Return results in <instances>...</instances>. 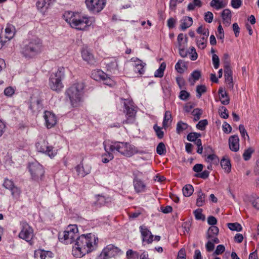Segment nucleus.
Segmentation results:
<instances>
[{
    "instance_id": "473e14b6",
    "label": "nucleus",
    "mask_w": 259,
    "mask_h": 259,
    "mask_svg": "<svg viewBox=\"0 0 259 259\" xmlns=\"http://www.w3.org/2000/svg\"><path fill=\"white\" fill-rule=\"evenodd\" d=\"M177 40L179 47L187 46L188 38L183 33H180L178 35Z\"/></svg>"
},
{
    "instance_id": "ddd939ff",
    "label": "nucleus",
    "mask_w": 259,
    "mask_h": 259,
    "mask_svg": "<svg viewBox=\"0 0 259 259\" xmlns=\"http://www.w3.org/2000/svg\"><path fill=\"white\" fill-rule=\"evenodd\" d=\"M93 237L94 244L96 245L98 241V238L95 237L94 235L92 233H89L86 235L82 234V238L83 237L84 238L85 246L87 248V249H86L85 247H84V249L85 250L84 253L82 251V257L84 255L85 253H89L94 249L92 242V238Z\"/></svg>"
},
{
    "instance_id": "09e8293b",
    "label": "nucleus",
    "mask_w": 259,
    "mask_h": 259,
    "mask_svg": "<svg viewBox=\"0 0 259 259\" xmlns=\"http://www.w3.org/2000/svg\"><path fill=\"white\" fill-rule=\"evenodd\" d=\"M201 137L200 133L192 132L187 135V140L190 142H194L196 140Z\"/></svg>"
},
{
    "instance_id": "a878e982",
    "label": "nucleus",
    "mask_w": 259,
    "mask_h": 259,
    "mask_svg": "<svg viewBox=\"0 0 259 259\" xmlns=\"http://www.w3.org/2000/svg\"><path fill=\"white\" fill-rule=\"evenodd\" d=\"M95 22V18L91 16H82V25L85 24V25L82 28V31L87 30L93 23Z\"/></svg>"
},
{
    "instance_id": "aec40b11",
    "label": "nucleus",
    "mask_w": 259,
    "mask_h": 259,
    "mask_svg": "<svg viewBox=\"0 0 259 259\" xmlns=\"http://www.w3.org/2000/svg\"><path fill=\"white\" fill-rule=\"evenodd\" d=\"M239 139L237 135L231 136L229 139V146L232 151L237 152L239 149Z\"/></svg>"
},
{
    "instance_id": "680f3d73",
    "label": "nucleus",
    "mask_w": 259,
    "mask_h": 259,
    "mask_svg": "<svg viewBox=\"0 0 259 259\" xmlns=\"http://www.w3.org/2000/svg\"><path fill=\"white\" fill-rule=\"evenodd\" d=\"M223 132L226 134H229L231 132L232 127L227 122L225 121L222 125Z\"/></svg>"
},
{
    "instance_id": "603ef678",
    "label": "nucleus",
    "mask_w": 259,
    "mask_h": 259,
    "mask_svg": "<svg viewBox=\"0 0 259 259\" xmlns=\"http://www.w3.org/2000/svg\"><path fill=\"white\" fill-rule=\"evenodd\" d=\"M249 202L251 203L253 207L259 209V197L251 196L249 198Z\"/></svg>"
},
{
    "instance_id": "4468645a",
    "label": "nucleus",
    "mask_w": 259,
    "mask_h": 259,
    "mask_svg": "<svg viewBox=\"0 0 259 259\" xmlns=\"http://www.w3.org/2000/svg\"><path fill=\"white\" fill-rule=\"evenodd\" d=\"M82 50V59L91 66H96L97 64V59L95 58L91 51L87 47L83 46Z\"/></svg>"
},
{
    "instance_id": "dca6fc26",
    "label": "nucleus",
    "mask_w": 259,
    "mask_h": 259,
    "mask_svg": "<svg viewBox=\"0 0 259 259\" xmlns=\"http://www.w3.org/2000/svg\"><path fill=\"white\" fill-rule=\"evenodd\" d=\"M55 2V0H38L36 6L41 13L45 14Z\"/></svg>"
},
{
    "instance_id": "3c124183",
    "label": "nucleus",
    "mask_w": 259,
    "mask_h": 259,
    "mask_svg": "<svg viewBox=\"0 0 259 259\" xmlns=\"http://www.w3.org/2000/svg\"><path fill=\"white\" fill-rule=\"evenodd\" d=\"M253 151L251 148H249L245 150L243 154V158L244 160L247 161L249 160Z\"/></svg>"
},
{
    "instance_id": "79ce46f5",
    "label": "nucleus",
    "mask_w": 259,
    "mask_h": 259,
    "mask_svg": "<svg viewBox=\"0 0 259 259\" xmlns=\"http://www.w3.org/2000/svg\"><path fill=\"white\" fill-rule=\"evenodd\" d=\"M126 256L127 259H138L140 254L136 251L128 249L126 252Z\"/></svg>"
},
{
    "instance_id": "f704fd0d",
    "label": "nucleus",
    "mask_w": 259,
    "mask_h": 259,
    "mask_svg": "<svg viewBox=\"0 0 259 259\" xmlns=\"http://www.w3.org/2000/svg\"><path fill=\"white\" fill-rule=\"evenodd\" d=\"M166 68V64L165 62H162L159 68L157 69L154 73V76L156 77H162L163 76L164 71Z\"/></svg>"
},
{
    "instance_id": "c03bdc74",
    "label": "nucleus",
    "mask_w": 259,
    "mask_h": 259,
    "mask_svg": "<svg viewBox=\"0 0 259 259\" xmlns=\"http://www.w3.org/2000/svg\"><path fill=\"white\" fill-rule=\"evenodd\" d=\"M156 152L160 155H163L166 153V148L163 143L160 142L158 144L156 147Z\"/></svg>"
},
{
    "instance_id": "f257e3e1",
    "label": "nucleus",
    "mask_w": 259,
    "mask_h": 259,
    "mask_svg": "<svg viewBox=\"0 0 259 259\" xmlns=\"http://www.w3.org/2000/svg\"><path fill=\"white\" fill-rule=\"evenodd\" d=\"M60 241L65 244L73 243L72 246V255L76 257H80L81 255L80 236L76 225H69L62 233L59 234Z\"/></svg>"
},
{
    "instance_id": "393cba45",
    "label": "nucleus",
    "mask_w": 259,
    "mask_h": 259,
    "mask_svg": "<svg viewBox=\"0 0 259 259\" xmlns=\"http://www.w3.org/2000/svg\"><path fill=\"white\" fill-rule=\"evenodd\" d=\"M181 22L180 27L182 30H185L192 25L193 19L190 17L184 16L181 20Z\"/></svg>"
},
{
    "instance_id": "7ed1b4c3",
    "label": "nucleus",
    "mask_w": 259,
    "mask_h": 259,
    "mask_svg": "<svg viewBox=\"0 0 259 259\" xmlns=\"http://www.w3.org/2000/svg\"><path fill=\"white\" fill-rule=\"evenodd\" d=\"M65 77V68L59 67L56 72L52 73L49 78V85L50 89L57 93L61 92L64 88L62 80Z\"/></svg>"
},
{
    "instance_id": "cd10ccee",
    "label": "nucleus",
    "mask_w": 259,
    "mask_h": 259,
    "mask_svg": "<svg viewBox=\"0 0 259 259\" xmlns=\"http://www.w3.org/2000/svg\"><path fill=\"white\" fill-rule=\"evenodd\" d=\"M201 76V73L199 70H194L193 71L189 77L188 80L191 85H194L195 82L199 80Z\"/></svg>"
},
{
    "instance_id": "8fccbe9b",
    "label": "nucleus",
    "mask_w": 259,
    "mask_h": 259,
    "mask_svg": "<svg viewBox=\"0 0 259 259\" xmlns=\"http://www.w3.org/2000/svg\"><path fill=\"white\" fill-rule=\"evenodd\" d=\"M153 129L156 133V135L158 139H162L164 136V133L162 131V128L158 126L157 124H154L153 126Z\"/></svg>"
},
{
    "instance_id": "5701e85b",
    "label": "nucleus",
    "mask_w": 259,
    "mask_h": 259,
    "mask_svg": "<svg viewBox=\"0 0 259 259\" xmlns=\"http://www.w3.org/2000/svg\"><path fill=\"white\" fill-rule=\"evenodd\" d=\"M91 77L97 81H101L105 79V77L107 76V74L100 69L94 70L91 73Z\"/></svg>"
},
{
    "instance_id": "c756f323",
    "label": "nucleus",
    "mask_w": 259,
    "mask_h": 259,
    "mask_svg": "<svg viewBox=\"0 0 259 259\" xmlns=\"http://www.w3.org/2000/svg\"><path fill=\"white\" fill-rule=\"evenodd\" d=\"M219 232V229L217 226H211L210 227L206 234V237L207 239H210L213 238V236H217Z\"/></svg>"
},
{
    "instance_id": "338daca9",
    "label": "nucleus",
    "mask_w": 259,
    "mask_h": 259,
    "mask_svg": "<svg viewBox=\"0 0 259 259\" xmlns=\"http://www.w3.org/2000/svg\"><path fill=\"white\" fill-rule=\"evenodd\" d=\"M14 93L15 90L11 87H7L4 90V94L8 97H11L14 94Z\"/></svg>"
},
{
    "instance_id": "774afa93",
    "label": "nucleus",
    "mask_w": 259,
    "mask_h": 259,
    "mask_svg": "<svg viewBox=\"0 0 259 259\" xmlns=\"http://www.w3.org/2000/svg\"><path fill=\"white\" fill-rule=\"evenodd\" d=\"M190 94L185 90L181 91L180 93L179 97L182 100H187Z\"/></svg>"
},
{
    "instance_id": "f03ea898",
    "label": "nucleus",
    "mask_w": 259,
    "mask_h": 259,
    "mask_svg": "<svg viewBox=\"0 0 259 259\" xmlns=\"http://www.w3.org/2000/svg\"><path fill=\"white\" fill-rule=\"evenodd\" d=\"M42 50L41 40L37 37H34L25 42L21 52L26 57L32 58L40 54Z\"/></svg>"
},
{
    "instance_id": "c85d7f7f",
    "label": "nucleus",
    "mask_w": 259,
    "mask_h": 259,
    "mask_svg": "<svg viewBox=\"0 0 259 259\" xmlns=\"http://www.w3.org/2000/svg\"><path fill=\"white\" fill-rule=\"evenodd\" d=\"M171 121V114L170 112L169 111H166L162 122L163 127L166 129L170 125Z\"/></svg>"
},
{
    "instance_id": "4c0bfd02",
    "label": "nucleus",
    "mask_w": 259,
    "mask_h": 259,
    "mask_svg": "<svg viewBox=\"0 0 259 259\" xmlns=\"http://www.w3.org/2000/svg\"><path fill=\"white\" fill-rule=\"evenodd\" d=\"M202 5V3L200 0H193L191 3L188 4L187 9L188 11H192L195 9V7L200 8Z\"/></svg>"
},
{
    "instance_id": "6e6552de",
    "label": "nucleus",
    "mask_w": 259,
    "mask_h": 259,
    "mask_svg": "<svg viewBox=\"0 0 259 259\" xmlns=\"http://www.w3.org/2000/svg\"><path fill=\"white\" fill-rule=\"evenodd\" d=\"M63 17L72 28L81 30V16L79 13H74L70 11H65Z\"/></svg>"
},
{
    "instance_id": "bb28decb",
    "label": "nucleus",
    "mask_w": 259,
    "mask_h": 259,
    "mask_svg": "<svg viewBox=\"0 0 259 259\" xmlns=\"http://www.w3.org/2000/svg\"><path fill=\"white\" fill-rule=\"evenodd\" d=\"M35 254L39 256L41 259L50 258L54 256V254L52 251L42 249L37 250L35 252Z\"/></svg>"
},
{
    "instance_id": "bf43d9fd",
    "label": "nucleus",
    "mask_w": 259,
    "mask_h": 259,
    "mask_svg": "<svg viewBox=\"0 0 259 259\" xmlns=\"http://www.w3.org/2000/svg\"><path fill=\"white\" fill-rule=\"evenodd\" d=\"M197 32L199 34H202L205 37L207 38L209 35L208 29H204L202 26H200L197 29Z\"/></svg>"
},
{
    "instance_id": "6e6d98bb",
    "label": "nucleus",
    "mask_w": 259,
    "mask_h": 259,
    "mask_svg": "<svg viewBox=\"0 0 259 259\" xmlns=\"http://www.w3.org/2000/svg\"><path fill=\"white\" fill-rule=\"evenodd\" d=\"M207 124L208 121L206 119L201 120L197 124L196 127L200 130L203 131Z\"/></svg>"
},
{
    "instance_id": "0e129e2a",
    "label": "nucleus",
    "mask_w": 259,
    "mask_h": 259,
    "mask_svg": "<svg viewBox=\"0 0 259 259\" xmlns=\"http://www.w3.org/2000/svg\"><path fill=\"white\" fill-rule=\"evenodd\" d=\"M213 18V14L211 12H207L204 15V20L206 22L211 23Z\"/></svg>"
},
{
    "instance_id": "4d7b16f0",
    "label": "nucleus",
    "mask_w": 259,
    "mask_h": 259,
    "mask_svg": "<svg viewBox=\"0 0 259 259\" xmlns=\"http://www.w3.org/2000/svg\"><path fill=\"white\" fill-rule=\"evenodd\" d=\"M220 110V116L224 118V119H227L229 117V114L227 112V108L224 106H221L219 109Z\"/></svg>"
},
{
    "instance_id": "72a5a7b5",
    "label": "nucleus",
    "mask_w": 259,
    "mask_h": 259,
    "mask_svg": "<svg viewBox=\"0 0 259 259\" xmlns=\"http://www.w3.org/2000/svg\"><path fill=\"white\" fill-rule=\"evenodd\" d=\"M205 194L202 192L201 189L198 192V198L196 200V205L200 207L203 205L205 202Z\"/></svg>"
},
{
    "instance_id": "2f4dec72",
    "label": "nucleus",
    "mask_w": 259,
    "mask_h": 259,
    "mask_svg": "<svg viewBox=\"0 0 259 259\" xmlns=\"http://www.w3.org/2000/svg\"><path fill=\"white\" fill-rule=\"evenodd\" d=\"M187 66L184 61L179 60L175 65V69L180 73H183L187 69Z\"/></svg>"
},
{
    "instance_id": "de8ad7c7",
    "label": "nucleus",
    "mask_w": 259,
    "mask_h": 259,
    "mask_svg": "<svg viewBox=\"0 0 259 259\" xmlns=\"http://www.w3.org/2000/svg\"><path fill=\"white\" fill-rule=\"evenodd\" d=\"M206 92V87L205 85H198L196 87L197 97L200 98L202 94Z\"/></svg>"
},
{
    "instance_id": "0eeeda50",
    "label": "nucleus",
    "mask_w": 259,
    "mask_h": 259,
    "mask_svg": "<svg viewBox=\"0 0 259 259\" xmlns=\"http://www.w3.org/2000/svg\"><path fill=\"white\" fill-rule=\"evenodd\" d=\"M124 112L126 119L122 121L123 124H132L136 120V111L133 105V102L129 100L123 99Z\"/></svg>"
},
{
    "instance_id": "9b49d317",
    "label": "nucleus",
    "mask_w": 259,
    "mask_h": 259,
    "mask_svg": "<svg viewBox=\"0 0 259 259\" xmlns=\"http://www.w3.org/2000/svg\"><path fill=\"white\" fill-rule=\"evenodd\" d=\"M120 251L119 248L115 246L113 244H109L103 249L102 251L98 256V259L110 258L117 255Z\"/></svg>"
},
{
    "instance_id": "2eb2a0df",
    "label": "nucleus",
    "mask_w": 259,
    "mask_h": 259,
    "mask_svg": "<svg viewBox=\"0 0 259 259\" xmlns=\"http://www.w3.org/2000/svg\"><path fill=\"white\" fill-rule=\"evenodd\" d=\"M15 28L12 25H8L5 29V33L4 35L5 39H3V36H1L0 49H1L6 42L12 39L14 35Z\"/></svg>"
},
{
    "instance_id": "a18cd8bd",
    "label": "nucleus",
    "mask_w": 259,
    "mask_h": 259,
    "mask_svg": "<svg viewBox=\"0 0 259 259\" xmlns=\"http://www.w3.org/2000/svg\"><path fill=\"white\" fill-rule=\"evenodd\" d=\"M202 209H197L194 211L195 218L197 220H201L204 221L205 220V217L204 214H202Z\"/></svg>"
},
{
    "instance_id": "39448f33",
    "label": "nucleus",
    "mask_w": 259,
    "mask_h": 259,
    "mask_svg": "<svg viewBox=\"0 0 259 259\" xmlns=\"http://www.w3.org/2000/svg\"><path fill=\"white\" fill-rule=\"evenodd\" d=\"M73 107H77L81 101V84L79 83L72 84L65 92Z\"/></svg>"
},
{
    "instance_id": "e433bc0d",
    "label": "nucleus",
    "mask_w": 259,
    "mask_h": 259,
    "mask_svg": "<svg viewBox=\"0 0 259 259\" xmlns=\"http://www.w3.org/2000/svg\"><path fill=\"white\" fill-rule=\"evenodd\" d=\"M188 127L189 125L187 123L182 121H179L177 124L176 132L177 134H180Z\"/></svg>"
},
{
    "instance_id": "58836bf2",
    "label": "nucleus",
    "mask_w": 259,
    "mask_h": 259,
    "mask_svg": "<svg viewBox=\"0 0 259 259\" xmlns=\"http://www.w3.org/2000/svg\"><path fill=\"white\" fill-rule=\"evenodd\" d=\"M194 191V189L191 185H186L183 189V193L185 197L190 196Z\"/></svg>"
},
{
    "instance_id": "e2e57ef3",
    "label": "nucleus",
    "mask_w": 259,
    "mask_h": 259,
    "mask_svg": "<svg viewBox=\"0 0 259 259\" xmlns=\"http://www.w3.org/2000/svg\"><path fill=\"white\" fill-rule=\"evenodd\" d=\"M219 158L216 155L212 154H209L207 156L206 161L207 162H210L214 161L215 162H219Z\"/></svg>"
},
{
    "instance_id": "412c9836",
    "label": "nucleus",
    "mask_w": 259,
    "mask_h": 259,
    "mask_svg": "<svg viewBox=\"0 0 259 259\" xmlns=\"http://www.w3.org/2000/svg\"><path fill=\"white\" fill-rule=\"evenodd\" d=\"M224 73L226 81L228 82L230 87H233L232 72L228 61H226V65L224 66Z\"/></svg>"
},
{
    "instance_id": "4be33fe9",
    "label": "nucleus",
    "mask_w": 259,
    "mask_h": 259,
    "mask_svg": "<svg viewBox=\"0 0 259 259\" xmlns=\"http://www.w3.org/2000/svg\"><path fill=\"white\" fill-rule=\"evenodd\" d=\"M131 60L135 62V71H138L141 75L143 74L145 72L146 63L138 58H133Z\"/></svg>"
},
{
    "instance_id": "49530a36",
    "label": "nucleus",
    "mask_w": 259,
    "mask_h": 259,
    "mask_svg": "<svg viewBox=\"0 0 259 259\" xmlns=\"http://www.w3.org/2000/svg\"><path fill=\"white\" fill-rule=\"evenodd\" d=\"M202 114V110L200 108H195L192 112V114L194 116V120L197 121L200 118Z\"/></svg>"
},
{
    "instance_id": "052dcab7",
    "label": "nucleus",
    "mask_w": 259,
    "mask_h": 259,
    "mask_svg": "<svg viewBox=\"0 0 259 259\" xmlns=\"http://www.w3.org/2000/svg\"><path fill=\"white\" fill-rule=\"evenodd\" d=\"M191 52H189V54H191L190 55V59L192 61H195L197 59L198 55L196 52V50L194 47H191L190 48Z\"/></svg>"
},
{
    "instance_id": "69168bd1",
    "label": "nucleus",
    "mask_w": 259,
    "mask_h": 259,
    "mask_svg": "<svg viewBox=\"0 0 259 259\" xmlns=\"http://www.w3.org/2000/svg\"><path fill=\"white\" fill-rule=\"evenodd\" d=\"M222 17L223 19H231V13L229 9H225L222 13Z\"/></svg>"
},
{
    "instance_id": "13d9d810",
    "label": "nucleus",
    "mask_w": 259,
    "mask_h": 259,
    "mask_svg": "<svg viewBox=\"0 0 259 259\" xmlns=\"http://www.w3.org/2000/svg\"><path fill=\"white\" fill-rule=\"evenodd\" d=\"M212 61L214 68L218 69L220 65V59L218 55L216 54H213L212 56Z\"/></svg>"
},
{
    "instance_id": "423d86ee",
    "label": "nucleus",
    "mask_w": 259,
    "mask_h": 259,
    "mask_svg": "<svg viewBox=\"0 0 259 259\" xmlns=\"http://www.w3.org/2000/svg\"><path fill=\"white\" fill-rule=\"evenodd\" d=\"M38 152L53 158L57 154V150L49 144L46 138H40L35 144Z\"/></svg>"
},
{
    "instance_id": "9d476101",
    "label": "nucleus",
    "mask_w": 259,
    "mask_h": 259,
    "mask_svg": "<svg viewBox=\"0 0 259 259\" xmlns=\"http://www.w3.org/2000/svg\"><path fill=\"white\" fill-rule=\"evenodd\" d=\"M21 230L19 234L20 238L31 244L34 236L33 230L26 222H21Z\"/></svg>"
},
{
    "instance_id": "a19ab883",
    "label": "nucleus",
    "mask_w": 259,
    "mask_h": 259,
    "mask_svg": "<svg viewBox=\"0 0 259 259\" xmlns=\"http://www.w3.org/2000/svg\"><path fill=\"white\" fill-rule=\"evenodd\" d=\"M118 64L115 59L112 60L106 64L107 70L110 72H113L117 69Z\"/></svg>"
},
{
    "instance_id": "b1692460",
    "label": "nucleus",
    "mask_w": 259,
    "mask_h": 259,
    "mask_svg": "<svg viewBox=\"0 0 259 259\" xmlns=\"http://www.w3.org/2000/svg\"><path fill=\"white\" fill-rule=\"evenodd\" d=\"M218 93L220 95V99L221 103L224 105L229 104L230 101L229 96L222 87H220L219 88Z\"/></svg>"
},
{
    "instance_id": "f8f14e48",
    "label": "nucleus",
    "mask_w": 259,
    "mask_h": 259,
    "mask_svg": "<svg viewBox=\"0 0 259 259\" xmlns=\"http://www.w3.org/2000/svg\"><path fill=\"white\" fill-rule=\"evenodd\" d=\"M29 171L32 179L36 181L41 179L45 172L43 166L38 163L30 164Z\"/></svg>"
},
{
    "instance_id": "864d4df0",
    "label": "nucleus",
    "mask_w": 259,
    "mask_h": 259,
    "mask_svg": "<svg viewBox=\"0 0 259 259\" xmlns=\"http://www.w3.org/2000/svg\"><path fill=\"white\" fill-rule=\"evenodd\" d=\"M207 38L205 36L202 37L200 39L197 40V45L199 48L204 49L206 47V41Z\"/></svg>"
},
{
    "instance_id": "6ab92c4d",
    "label": "nucleus",
    "mask_w": 259,
    "mask_h": 259,
    "mask_svg": "<svg viewBox=\"0 0 259 259\" xmlns=\"http://www.w3.org/2000/svg\"><path fill=\"white\" fill-rule=\"evenodd\" d=\"M133 186L135 191L137 193H143L146 191V185L145 183L137 176L133 179Z\"/></svg>"
},
{
    "instance_id": "a211bd4d",
    "label": "nucleus",
    "mask_w": 259,
    "mask_h": 259,
    "mask_svg": "<svg viewBox=\"0 0 259 259\" xmlns=\"http://www.w3.org/2000/svg\"><path fill=\"white\" fill-rule=\"evenodd\" d=\"M140 231L141 233L143 242H146L148 244H150L153 242L154 236L145 226H140Z\"/></svg>"
},
{
    "instance_id": "37998d69",
    "label": "nucleus",
    "mask_w": 259,
    "mask_h": 259,
    "mask_svg": "<svg viewBox=\"0 0 259 259\" xmlns=\"http://www.w3.org/2000/svg\"><path fill=\"white\" fill-rule=\"evenodd\" d=\"M229 229L232 231H236L240 232L242 231V227L241 225L238 223H230L227 224Z\"/></svg>"
},
{
    "instance_id": "f3484780",
    "label": "nucleus",
    "mask_w": 259,
    "mask_h": 259,
    "mask_svg": "<svg viewBox=\"0 0 259 259\" xmlns=\"http://www.w3.org/2000/svg\"><path fill=\"white\" fill-rule=\"evenodd\" d=\"M44 117L47 128H50L56 124L57 117L52 112L46 111Z\"/></svg>"
},
{
    "instance_id": "5fc2aeb1",
    "label": "nucleus",
    "mask_w": 259,
    "mask_h": 259,
    "mask_svg": "<svg viewBox=\"0 0 259 259\" xmlns=\"http://www.w3.org/2000/svg\"><path fill=\"white\" fill-rule=\"evenodd\" d=\"M96 200L97 201L95 202V204L97 205H102L106 203V198L103 195H97Z\"/></svg>"
},
{
    "instance_id": "ea45409f",
    "label": "nucleus",
    "mask_w": 259,
    "mask_h": 259,
    "mask_svg": "<svg viewBox=\"0 0 259 259\" xmlns=\"http://www.w3.org/2000/svg\"><path fill=\"white\" fill-rule=\"evenodd\" d=\"M210 5L216 10H219L225 7L223 2L220 0H212L210 3Z\"/></svg>"
},
{
    "instance_id": "1a4fd4ad",
    "label": "nucleus",
    "mask_w": 259,
    "mask_h": 259,
    "mask_svg": "<svg viewBox=\"0 0 259 259\" xmlns=\"http://www.w3.org/2000/svg\"><path fill=\"white\" fill-rule=\"evenodd\" d=\"M87 9L94 14L100 13L105 7L106 0H85Z\"/></svg>"
},
{
    "instance_id": "c9c22d12",
    "label": "nucleus",
    "mask_w": 259,
    "mask_h": 259,
    "mask_svg": "<svg viewBox=\"0 0 259 259\" xmlns=\"http://www.w3.org/2000/svg\"><path fill=\"white\" fill-rule=\"evenodd\" d=\"M221 165L222 167L227 172L231 171V163L229 159L223 158L221 161Z\"/></svg>"
},
{
    "instance_id": "7c9ffc66",
    "label": "nucleus",
    "mask_w": 259,
    "mask_h": 259,
    "mask_svg": "<svg viewBox=\"0 0 259 259\" xmlns=\"http://www.w3.org/2000/svg\"><path fill=\"white\" fill-rule=\"evenodd\" d=\"M104 148L107 153L102 156V161L104 163H106L111 160L113 158L114 156L113 154L109 152V147L108 148L107 146L105 145Z\"/></svg>"
},
{
    "instance_id": "20e7f679",
    "label": "nucleus",
    "mask_w": 259,
    "mask_h": 259,
    "mask_svg": "<svg viewBox=\"0 0 259 259\" xmlns=\"http://www.w3.org/2000/svg\"><path fill=\"white\" fill-rule=\"evenodd\" d=\"M109 151L111 152L116 151L128 157L138 153V151L136 150L132 146L127 142H112V144L109 146Z\"/></svg>"
}]
</instances>
